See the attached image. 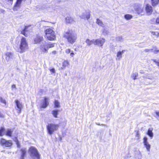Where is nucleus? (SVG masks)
<instances>
[{
	"label": "nucleus",
	"instance_id": "1",
	"mask_svg": "<svg viewBox=\"0 0 159 159\" xmlns=\"http://www.w3.org/2000/svg\"><path fill=\"white\" fill-rule=\"evenodd\" d=\"M64 36L66 38L68 42L71 44L74 43L77 39V35L71 30H68L64 34Z\"/></svg>",
	"mask_w": 159,
	"mask_h": 159
},
{
	"label": "nucleus",
	"instance_id": "2",
	"mask_svg": "<svg viewBox=\"0 0 159 159\" xmlns=\"http://www.w3.org/2000/svg\"><path fill=\"white\" fill-rule=\"evenodd\" d=\"M44 33L45 37L48 40L52 41L56 39L55 32L51 28L48 27L46 28Z\"/></svg>",
	"mask_w": 159,
	"mask_h": 159
},
{
	"label": "nucleus",
	"instance_id": "3",
	"mask_svg": "<svg viewBox=\"0 0 159 159\" xmlns=\"http://www.w3.org/2000/svg\"><path fill=\"white\" fill-rule=\"evenodd\" d=\"M28 48V44L26 39L24 37H22L20 40L18 52L22 53L25 52Z\"/></svg>",
	"mask_w": 159,
	"mask_h": 159
},
{
	"label": "nucleus",
	"instance_id": "4",
	"mask_svg": "<svg viewBox=\"0 0 159 159\" xmlns=\"http://www.w3.org/2000/svg\"><path fill=\"white\" fill-rule=\"evenodd\" d=\"M29 152L32 159H40V155L37 150L34 147H31L29 150Z\"/></svg>",
	"mask_w": 159,
	"mask_h": 159
},
{
	"label": "nucleus",
	"instance_id": "5",
	"mask_svg": "<svg viewBox=\"0 0 159 159\" xmlns=\"http://www.w3.org/2000/svg\"><path fill=\"white\" fill-rule=\"evenodd\" d=\"M59 126L58 124L53 123L48 124L47 126L48 134L50 135H52L55 131L58 129Z\"/></svg>",
	"mask_w": 159,
	"mask_h": 159
},
{
	"label": "nucleus",
	"instance_id": "6",
	"mask_svg": "<svg viewBox=\"0 0 159 159\" xmlns=\"http://www.w3.org/2000/svg\"><path fill=\"white\" fill-rule=\"evenodd\" d=\"M39 47L42 52L44 53H47L48 52V43L46 42L45 41H43L40 43Z\"/></svg>",
	"mask_w": 159,
	"mask_h": 159
},
{
	"label": "nucleus",
	"instance_id": "7",
	"mask_svg": "<svg viewBox=\"0 0 159 159\" xmlns=\"http://www.w3.org/2000/svg\"><path fill=\"white\" fill-rule=\"evenodd\" d=\"M106 41L105 39L102 38L94 39V45L102 47Z\"/></svg>",
	"mask_w": 159,
	"mask_h": 159
},
{
	"label": "nucleus",
	"instance_id": "8",
	"mask_svg": "<svg viewBox=\"0 0 159 159\" xmlns=\"http://www.w3.org/2000/svg\"><path fill=\"white\" fill-rule=\"evenodd\" d=\"M0 143L1 145L7 147H11L12 145V143L11 141H7L3 139H1Z\"/></svg>",
	"mask_w": 159,
	"mask_h": 159
},
{
	"label": "nucleus",
	"instance_id": "9",
	"mask_svg": "<svg viewBox=\"0 0 159 159\" xmlns=\"http://www.w3.org/2000/svg\"><path fill=\"white\" fill-rule=\"evenodd\" d=\"M16 104L15 108L17 111V112L19 113L21 112V109L22 108V105L18 100H16L15 101Z\"/></svg>",
	"mask_w": 159,
	"mask_h": 159
},
{
	"label": "nucleus",
	"instance_id": "10",
	"mask_svg": "<svg viewBox=\"0 0 159 159\" xmlns=\"http://www.w3.org/2000/svg\"><path fill=\"white\" fill-rule=\"evenodd\" d=\"M134 9L138 14L141 13L143 11L142 6L139 4H136L134 7Z\"/></svg>",
	"mask_w": 159,
	"mask_h": 159
},
{
	"label": "nucleus",
	"instance_id": "11",
	"mask_svg": "<svg viewBox=\"0 0 159 159\" xmlns=\"http://www.w3.org/2000/svg\"><path fill=\"white\" fill-rule=\"evenodd\" d=\"M23 0H17L14 5L13 9L14 11H16L20 7L21 4Z\"/></svg>",
	"mask_w": 159,
	"mask_h": 159
},
{
	"label": "nucleus",
	"instance_id": "12",
	"mask_svg": "<svg viewBox=\"0 0 159 159\" xmlns=\"http://www.w3.org/2000/svg\"><path fill=\"white\" fill-rule=\"evenodd\" d=\"M143 143L147 151L149 152L150 151L151 145L148 142V139L146 137H145L143 139Z\"/></svg>",
	"mask_w": 159,
	"mask_h": 159
},
{
	"label": "nucleus",
	"instance_id": "13",
	"mask_svg": "<svg viewBox=\"0 0 159 159\" xmlns=\"http://www.w3.org/2000/svg\"><path fill=\"white\" fill-rule=\"evenodd\" d=\"M90 13L89 11H85V12L82 13V14L80 15V17L81 18L88 20L90 17Z\"/></svg>",
	"mask_w": 159,
	"mask_h": 159
},
{
	"label": "nucleus",
	"instance_id": "14",
	"mask_svg": "<svg viewBox=\"0 0 159 159\" xmlns=\"http://www.w3.org/2000/svg\"><path fill=\"white\" fill-rule=\"evenodd\" d=\"M5 59L7 62H8L10 59H12L13 57V53L11 52H7L5 53Z\"/></svg>",
	"mask_w": 159,
	"mask_h": 159
},
{
	"label": "nucleus",
	"instance_id": "15",
	"mask_svg": "<svg viewBox=\"0 0 159 159\" xmlns=\"http://www.w3.org/2000/svg\"><path fill=\"white\" fill-rule=\"evenodd\" d=\"M146 11L148 15H150L152 12V7L148 4H147L145 8Z\"/></svg>",
	"mask_w": 159,
	"mask_h": 159
},
{
	"label": "nucleus",
	"instance_id": "16",
	"mask_svg": "<svg viewBox=\"0 0 159 159\" xmlns=\"http://www.w3.org/2000/svg\"><path fill=\"white\" fill-rule=\"evenodd\" d=\"M48 98L45 97L42 104L41 105V107L43 108H45L48 106L49 103L48 102Z\"/></svg>",
	"mask_w": 159,
	"mask_h": 159
},
{
	"label": "nucleus",
	"instance_id": "17",
	"mask_svg": "<svg viewBox=\"0 0 159 159\" xmlns=\"http://www.w3.org/2000/svg\"><path fill=\"white\" fill-rule=\"evenodd\" d=\"M43 38L42 36H37L34 39V42L35 43H40L43 41Z\"/></svg>",
	"mask_w": 159,
	"mask_h": 159
},
{
	"label": "nucleus",
	"instance_id": "18",
	"mask_svg": "<svg viewBox=\"0 0 159 159\" xmlns=\"http://www.w3.org/2000/svg\"><path fill=\"white\" fill-rule=\"evenodd\" d=\"M125 52V50H123L121 51H119L117 52L116 60H120L122 57V54Z\"/></svg>",
	"mask_w": 159,
	"mask_h": 159
},
{
	"label": "nucleus",
	"instance_id": "19",
	"mask_svg": "<svg viewBox=\"0 0 159 159\" xmlns=\"http://www.w3.org/2000/svg\"><path fill=\"white\" fill-rule=\"evenodd\" d=\"M21 155L20 159H24L26 153V150L25 148H23L21 149Z\"/></svg>",
	"mask_w": 159,
	"mask_h": 159
},
{
	"label": "nucleus",
	"instance_id": "20",
	"mask_svg": "<svg viewBox=\"0 0 159 159\" xmlns=\"http://www.w3.org/2000/svg\"><path fill=\"white\" fill-rule=\"evenodd\" d=\"M65 52L66 53L68 54H70V56L71 57H73L75 55V53L73 52V51H71L70 49H67L65 50Z\"/></svg>",
	"mask_w": 159,
	"mask_h": 159
},
{
	"label": "nucleus",
	"instance_id": "21",
	"mask_svg": "<svg viewBox=\"0 0 159 159\" xmlns=\"http://www.w3.org/2000/svg\"><path fill=\"white\" fill-rule=\"evenodd\" d=\"M94 39H93L92 40H90L89 39H86L85 42L87 43V45L90 46L92 44H94Z\"/></svg>",
	"mask_w": 159,
	"mask_h": 159
},
{
	"label": "nucleus",
	"instance_id": "22",
	"mask_svg": "<svg viewBox=\"0 0 159 159\" xmlns=\"http://www.w3.org/2000/svg\"><path fill=\"white\" fill-rule=\"evenodd\" d=\"M66 22L68 23H72L74 22L73 19L70 17L67 16L66 18Z\"/></svg>",
	"mask_w": 159,
	"mask_h": 159
},
{
	"label": "nucleus",
	"instance_id": "23",
	"mask_svg": "<svg viewBox=\"0 0 159 159\" xmlns=\"http://www.w3.org/2000/svg\"><path fill=\"white\" fill-rule=\"evenodd\" d=\"M28 27L29 26H25L24 29L21 32V34L26 37H27L28 36V34H26V32L28 31L27 29Z\"/></svg>",
	"mask_w": 159,
	"mask_h": 159
},
{
	"label": "nucleus",
	"instance_id": "24",
	"mask_svg": "<svg viewBox=\"0 0 159 159\" xmlns=\"http://www.w3.org/2000/svg\"><path fill=\"white\" fill-rule=\"evenodd\" d=\"M152 129L151 128H150L148 129L147 132V134L150 137L152 138L153 136V134L152 132Z\"/></svg>",
	"mask_w": 159,
	"mask_h": 159
},
{
	"label": "nucleus",
	"instance_id": "25",
	"mask_svg": "<svg viewBox=\"0 0 159 159\" xmlns=\"http://www.w3.org/2000/svg\"><path fill=\"white\" fill-rule=\"evenodd\" d=\"M59 111L58 110H53L52 111V114L55 118H57V115Z\"/></svg>",
	"mask_w": 159,
	"mask_h": 159
},
{
	"label": "nucleus",
	"instance_id": "26",
	"mask_svg": "<svg viewBox=\"0 0 159 159\" xmlns=\"http://www.w3.org/2000/svg\"><path fill=\"white\" fill-rule=\"evenodd\" d=\"M13 131L11 129H7L6 131V134L7 136H11Z\"/></svg>",
	"mask_w": 159,
	"mask_h": 159
},
{
	"label": "nucleus",
	"instance_id": "27",
	"mask_svg": "<svg viewBox=\"0 0 159 159\" xmlns=\"http://www.w3.org/2000/svg\"><path fill=\"white\" fill-rule=\"evenodd\" d=\"M138 76V74L137 72L132 73L131 75V77L134 80H135L136 79V77Z\"/></svg>",
	"mask_w": 159,
	"mask_h": 159
},
{
	"label": "nucleus",
	"instance_id": "28",
	"mask_svg": "<svg viewBox=\"0 0 159 159\" xmlns=\"http://www.w3.org/2000/svg\"><path fill=\"white\" fill-rule=\"evenodd\" d=\"M152 5L153 6L157 5L159 2V0H151Z\"/></svg>",
	"mask_w": 159,
	"mask_h": 159
},
{
	"label": "nucleus",
	"instance_id": "29",
	"mask_svg": "<svg viewBox=\"0 0 159 159\" xmlns=\"http://www.w3.org/2000/svg\"><path fill=\"white\" fill-rule=\"evenodd\" d=\"M96 23L98 25L102 27H104V24L102 21L100 20L99 19H97Z\"/></svg>",
	"mask_w": 159,
	"mask_h": 159
},
{
	"label": "nucleus",
	"instance_id": "30",
	"mask_svg": "<svg viewBox=\"0 0 159 159\" xmlns=\"http://www.w3.org/2000/svg\"><path fill=\"white\" fill-rule=\"evenodd\" d=\"M142 155L141 152L140 151L137 152V155H136V157L138 158V159H141L142 158Z\"/></svg>",
	"mask_w": 159,
	"mask_h": 159
},
{
	"label": "nucleus",
	"instance_id": "31",
	"mask_svg": "<svg viewBox=\"0 0 159 159\" xmlns=\"http://www.w3.org/2000/svg\"><path fill=\"white\" fill-rule=\"evenodd\" d=\"M109 31L106 28H104L102 30V34L103 35H107Z\"/></svg>",
	"mask_w": 159,
	"mask_h": 159
},
{
	"label": "nucleus",
	"instance_id": "32",
	"mask_svg": "<svg viewBox=\"0 0 159 159\" xmlns=\"http://www.w3.org/2000/svg\"><path fill=\"white\" fill-rule=\"evenodd\" d=\"M14 141L16 143V144L17 145V147L18 148H20V144L19 142L18 141V139L17 138H15L14 139Z\"/></svg>",
	"mask_w": 159,
	"mask_h": 159
},
{
	"label": "nucleus",
	"instance_id": "33",
	"mask_svg": "<svg viewBox=\"0 0 159 159\" xmlns=\"http://www.w3.org/2000/svg\"><path fill=\"white\" fill-rule=\"evenodd\" d=\"M156 46H154V47H153L152 48V49H145L144 50V51L145 52H152V51H153V50L154 49H156Z\"/></svg>",
	"mask_w": 159,
	"mask_h": 159
},
{
	"label": "nucleus",
	"instance_id": "34",
	"mask_svg": "<svg viewBox=\"0 0 159 159\" xmlns=\"http://www.w3.org/2000/svg\"><path fill=\"white\" fill-rule=\"evenodd\" d=\"M124 17L126 19L129 20L132 18V16L129 14H126L125 15Z\"/></svg>",
	"mask_w": 159,
	"mask_h": 159
},
{
	"label": "nucleus",
	"instance_id": "35",
	"mask_svg": "<svg viewBox=\"0 0 159 159\" xmlns=\"http://www.w3.org/2000/svg\"><path fill=\"white\" fill-rule=\"evenodd\" d=\"M55 107L57 108L60 107V103L58 101L55 100L54 102Z\"/></svg>",
	"mask_w": 159,
	"mask_h": 159
},
{
	"label": "nucleus",
	"instance_id": "36",
	"mask_svg": "<svg viewBox=\"0 0 159 159\" xmlns=\"http://www.w3.org/2000/svg\"><path fill=\"white\" fill-rule=\"evenodd\" d=\"M116 40L118 41L122 42L123 41V38L121 36H119L116 37Z\"/></svg>",
	"mask_w": 159,
	"mask_h": 159
},
{
	"label": "nucleus",
	"instance_id": "37",
	"mask_svg": "<svg viewBox=\"0 0 159 159\" xmlns=\"http://www.w3.org/2000/svg\"><path fill=\"white\" fill-rule=\"evenodd\" d=\"M54 43H52L51 42L48 43V49L49 48H52L54 47Z\"/></svg>",
	"mask_w": 159,
	"mask_h": 159
},
{
	"label": "nucleus",
	"instance_id": "38",
	"mask_svg": "<svg viewBox=\"0 0 159 159\" xmlns=\"http://www.w3.org/2000/svg\"><path fill=\"white\" fill-rule=\"evenodd\" d=\"M156 22V19L153 18L151 19L150 20V23L152 24H157Z\"/></svg>",
	"mask_w": 159,
	"mask_h": 159
},
{
	"label": "nucleus",
	"instance_id": "39",
	"mask_svg": "<svg viewBox=\"0 0 159 159\" xmlns=\"http://www.w3.org/2000/svg\"><path fill=\"white\" fill-rule=\"evenodd\" d=\"M0 101L5 105L6 104V100L4 99H3L1 97H0Z\"/></svg>",
	"mask_w": 159,
	"mask_h": 159
},
{
	"label": "nucleus",
	"instance_id": "40",
	"mask_svg": "<svg viewBox=\"0 0 159 159\" xmlns=\"http://www.w3.org/2000/svg\"><path fill=\"white\" fill-rule=\"evenodd\" d=\"M4 130V129L3 127H2L0 129V136H2L3 135V132Z\"/></svg>",
	"mask_w": 159,
	"mask_h": 159
},
{
	"label": "nucleus",
	"instance_id": "41",
	"mask_svg": "<svg viewBox=\"0 0 159 159\" xmlns=\"http://www.w3.org/2000/svg\"><path fill=\"white\" fill-rule=\"evenodd\" d=\"M158 66H159V60H157L155 59L152 60Z\"/></svg>",
	"mask_w": 159,
	"mask_h": 159
},
{
	"label": "nucleus",
	"instance_id": "42",
	"mask_svg": "<svg viewBox=\"0 0 159 159\" xmlns=\"http://www.w3.org/2000/svg\"><path fill=\"white\" fill-rule=\"evenodd\" d=\"M68 63L69 62L67 61H65L63 63V66L65 67L68 64Z\"/></svg>",
	"mask_w": 159,
	"mask_h": 159
},
{
	"label": "nucleus",
	"instance_id": "43",
	"mask_svg": "<svg viewBox=\"0 0 159 159\" xmlns=\"http://www.w3.org/2000/svg\"><path fill=\"white\" fill-rule=\"evenodd\" d=\"M147 78L151 80H153L155 79V77L153 76H151V75H149L147 77Z\"/></svg>",
	"mask_w": 159,
	"mask_h": 159
},
{
	"label": "nucleus",
	"instance_id": "44",
	"mask_svg": "<svg viewBox=\"0 0 159 159\" xmlns=\"http://www.w3.org/2000/svg\"><path fill=\"white\" fill-rule=\"evenodd\" d=\"M152 52H153L154 53H157L159 52V50L157 49V48L156 47V49H154Z\"/></svg>",
	"mask_w": 159,
	"mask_h": 159
},
{
	"label": "nucleus",
	"instance_id": "45",
	"mask_svg": "<svg viewBox=\"0 0 159 159\" xmlns=\"http://www.w3.org/2000/svg\"><path fill=\"white\" fill-rule=\"evenodd\" d=\"M156 117L159 120V112L156 111Z\"/></svg>",
	"mask_w": 159,
	"mask_h": 159
},
{
	"label": "nucleus",
	"instance_id": "46",
	"mask_svg": "<svg viewBox=\"0 0 159 159\" xmlns=\"http://www.w3.org/2000/svg\"><path fill=\"white\" fill-rule=\"evenodd\" d=\"M150 32L153 35H157L158 33L157 32H154L153 31H151Z\"/></svg>",
	"mask_w": 159,
	"mask_h": 159
},
{
	"label": "nucleus",
	"instance_id": "47",
	"mask_svg": "<svg viewBox=\"0 0 159 159\" xmlns=\"http://www.w3.org/2000/svg\"><path fill=\"white\" fill-rule=\"evenodd\" d=\"M50 71L52 73H55V70L54 68H52L50 70Z\"/></svg>",
	"mask_w": 159,
	"mask_h": 159
},
{
	"label": "nucleus",
	"instance_id": "48",
	"mask_svg": "<svg viewBox=\"0 0 159 159\" xmlns=\"http://www.w3.org/2000/svg\"><path fill=\"white\" fill-rule=\"evenodd\" d=\"M157 23V24L159 23V16L157 17V18L156 19V22Z\"/></svg>",
	"mask_w": 159,
	"mask_h": 159
},
{
	"label": "nucleus",
	"instance_id": "49",
	"mask_svg": "<svg viewBox=\"0 0 159 159\" xmlns=\"http://www.w3.org/2000/svg\"><path fill=\"white\" fill-rule=\"evenodd\" d=\"M52 53L54 54V55H55V54L56 53V51H53Z\"/></svg>",
	"mask_w": 159,
	"mask_h": 159
},
{
	"label": "nucleus",
	"instance_id": "50",
	"mask_svg": "<svg viewBox=\"0 0 159 159\" xmlns=\"http://www.w3.org/2000/svg\"><path fill=\"white\" fill-rule=\"evenodd\" d=\"M12 88H16V85L15 84H13L12 85Z\"/></svg>",
	"mask_w": 159,
	"mask_h": 159
},
{
	"label": "nucleus",
	"instance_id": "51",
	"mask_svg": "<svg viewBox=\"0 0 159 159\" xmlns=\"http://www.w3.org/2000/svg\"><path fill=\"white\" fill-rule=\"evenodd\" d=\"M96 124L97 125H104L103 124H101V125H100V124L99 123H96Z\"/></svg>",
	"mask_w": 159,
	"mask_h": 159
},
{
	"label": "nucleus",
	"instance_id": "52",
	"mask_svg": "<svg viewBox=\"0 0 159 159\" xmlns=\"http://www.w3.org/2000/svg\"><path fill=\"white\" fill-rule=\"evenodd\" d=\"M140 73L141 74H143V71L142 70H140Z\"/></svg>",
	"mask_w": 159,
	"mask_h": 159
}]
</instances>
